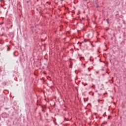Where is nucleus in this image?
Masks as SVG:
<instances>
[{
    "label": "nucleus",
    "mask_w": 126,
    "mask_h": 126,
    "mask_svg": "<svg viewBox=\"0 0 126 126\" xmlns=\"http://www.w3.org/2000/svg\"><path fill=\"white\" fill-rule=\"evenodd\" d=\"M107 122H104L102 123V125H107Z\"/></svg>",
    "instance_id": "f257e3e1"
},
{
    "label": "nucleus",
    "mask_w": 126,
    "mask_h": 126,
    "mask_svg": "<svg viewBox=\"0 0 126 126\" xmlns=\"http://www.w3.org/2000/svg\"><path fill=\"white\" fill-rule=\"evenodd\" d=\"M106 21H107L108 24H109V19H107L106 20Z\"/></svg>",
    "instance_id": "f03ea898"
},
{
    "label": "nucleus",
    "mask_w": 126,
    "mask_h": 126,
    "mask_svg": "<svg viewBox=\"0 0 126 126\" xmlns=\"http://www.w3.org/2000/svg\"><path fill=\"white\" fill-rule=\"evenodd\" d=\"M6 115V112H5V113H3L2 114V116H3V115Z\"/></svg>",
    "instance_id": "7ed1b4c3"
},
{
    "label": "nucleus",
    "mask_w": 126,
    "mask_h": 126,
    "mask_svg": "<svg viewBox=\"0 0 126 126\" xmlns=\"http://www.w3.org/2000/svg\"><path fill=\"white\" fill-rule=\"evenodd\" d=\"M86 85H88V84L86 83V84H84V86H86Z\"/></svg>",
    "instance_id": "20e7f679"
},
{
    "label": "nucleus",
    "mask_w": 126,
    "mask_h": 126,
    "mask_svg": "<svg viewBox=\"0 0 126 126\" xmlns=\"http://www.w3.org/2000/svg\"><path fill=\"white\" fill-rule=\"evenodd\" d=\"M88 69L89 71L90 72V70H91L90 67H89V68H88Z\"/></svg>",
    "instance_id": "39448f33"
},
{
    "label": "nucleus",
    "mask_w": 126,
    "mask_h": 126,
    "mask_svg": "<svg viewBox=\"0 0 126 126\" xmlns=\"http://www.w3.org/2000/svg\"><path fill=\"white\" fill-rule=\"evenodd\" d=\"M8 109H9V108H4L5 110H8Z\"/></svg>",
    "instance_id": "423d86ee"
},
{
    "label": "nucleus",
    "mask_w": 126,
    "mask_h": 126,
    "mask_svg": "<svg viewBox=\"0 0 126 126\" xmlns=\"http://www.w3.org/2000/svg\"><path fill=\"white\" fill-rule=\"evenodd\" d=\"M91 45L92 46V47H93V48H94V46L93 44H92Z\"/></svg>",
    "instance_id": "0eeeda50"
},
{
    "label": "nucleus",
    "mask_w": 126,
    "mask_h": 126,
    "mask_svg": "<svg viewBox=\"0 0 126 126\" xmlns=\"http://www.w3.org/2000/svg\"><path fill=\"white\" fill-rule=\"evenodd\" d=\"M108 120H109V119H110V116H108Z\"/></svg>",
    "instance_id": "6e6552de"
},
{
    "label": "nucleus",
    "mask_w": 126,
    "mask_h": 126,
    "mask_svg": "<svg viewBox=\"0 0 126 126\" xmlns=\"http://www.w3.org/2000/svg\"><path fill=\"white\" fill-rule=\"evenodd\" d=\"M27 3H29V1H27Z\"/></svg>",
    "instance_id": "1a4fd4ad"
},
{
    "label": "nucleus",
    "mask_w": 126,
    "mask_h": 126,
    "mask_svg": "<svg viewBox=\"0 0 126 126\" xmlns=\"http://www.w3.org/2000/svg\"><path fill=\"white\" fill-rule=\"evenodd\" d=\"M84 42H86V40L85 39L84 40Z\"/></svg>",
    "instance_id": "9d476101"
},
{
    "label": "nucleus",
    "mask_w": 126,
    "mask_h": 126,
    "mask_svg": "<svg viewBox=\"0 0 126 126\" xmlns=\"http://www.w3.org/2000/svg\"><path fill=\"white\" fill-rule=\"evenodd\" d=\"M42 112H45V111L44 110V109L42 110Z\"/></svg>",
    "instance_id": "9b49d317"
},
{
    "label": "nucleus",
    "mask_w": 126,
    "mask_h": 126,
    "mask_svg": "<svg viewBox=\"0 0 126 126\" xmlns=\"http://www.w3.org/2000/svg\"><path fill=\"white\" fill-rule=\"evenodd\" d=\"M99 61H100V63H102V61H101V60H99Z\"/></svg>",
    "instance_id": "f8f14e48"
},
{
    "label": "nucleus",
    "mask_w": 126,
    "mask_h": 126,
    "mask_svg": "<svg viewBox=\"0 0 126 126\" xmlns=\"http://www.w3.org/2000/svg\"><path fill=\"white\" fill-rule=\"evenodd\" d=\"M63 0H61L62 1H63Z\"/></svg>",
    "instance_id": "ddd939ff"
},
{
    "label": "nucleus",
    "mask_w": 126,
    "mask_h": 126,
    "mask_svg": "<svg viewBox=\"0 0 126 126\" xmlns=\"http://www.w3.org/2000/svg\"><path fill=\"white\" fill-rule=\"evenodd\" d=\"M82 43H84V42H81L80 44H82Z\"/></svg>",
    "instance_id": "4468645a"
},
{
    "label": "nucleus",
    "mask_w": 126,
    "mask_h": 126,
    "mask_svg": "<svg viewBox=\"0 0 126 126\" xmlns=\"http://www.w3.org/2000/svg\"><path fill=\"white\" fill-rule=\"evenodd\" d=\"M46 115L48 116V113L46 114Z\"/></svg>",
    "instance_id": "2eb2a0df"
},
{
    "label": "nucleus",
    "mask_w": 126,
    "mask_h": 126,
    "mask_svg": "<svg viewBox=\"0 0 126 126\" xmlns=\"http://www.w3.org/2000/svg\"><path fill=\"white\" fill-rule=\"evenodd\" d=\"M97 7H99V6H97Z\"/></svg>",
    "instance_id": "dca6fc26"
},
{
    "label": "nucleus",
    "mask_w": 126,
    "mask_h": 126,
    "mask_svg": "<svg viewBox=\"0 0 126 126\" xmlns=\"http://www.w3.org/2000/svg\"><path fill=\"white\" fill-rule=\"evenodd\" d=\"M112 99H114V97H112Z\"/></svg>",
    "instance_id": "f3484780"
},
{
    "label": "nucleus",
    "mask_w": 126,
    "mask_h": 126,
    "mask_svg": "<svg viewBox=\"0 0 126 126\" xmlns=\"http://www.w3.org/2000/svg\"><path fill=\"white\" fill-rule=\"evenodd\" d=\"M104 115H105V116H106V113H105Z\"/></svg>",
    "instance_id": "a211bd4d"
},
{
    "label": "nucleus",
    "mask_w": 126,
    "mask_h": 126,
    "mask_svg": "<svg viewBox=\"0 0 126 126\" xmlns=\"http://www.w3.org/2000/svg\"><path fill=\"white\" fill-rule=\"evenodd\" d=\"M104 115H105V114H103V117L104 116Z\"/></svg>",
    "instance_id": "6ab92c4d"
},
{
    "label": "nucleus",
    "mask_w": 126,
    "mask_h": 126,
    "mask_svg": "<svg viewBox=\"0 0 126 126\" xmlns=\"http://www.w3.org/2000/svg\"><path fill=\"white\" fill-rule=\"evenodd\" d=\"M1 0H0V1H1Z\"/></svg>",
    "instance_id": "aec40b11"
},
{
    "label": "nucleus",
    "mask_w": 126,
    "mask_h": 126,
    "mask_svg": "<svg viewBox=\"0 0 126 126\" xmlns=\"http://www.w3.org/2000/svg\"><path fill=\"white\" fill-rule=\"evenodd\" d=\"M67 32V33H69V32Z\"/></svg>",
    "instance_id": "412c9836"
}]
</instances>
